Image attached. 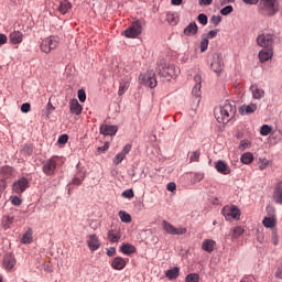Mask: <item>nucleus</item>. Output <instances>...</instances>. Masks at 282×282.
Segmentation results:
<instances>
[{
    "mask_svg": "<svg viewBox=\"0 0 282 282\" xmlns=\"http://www.w3.org/2000/svg\"><path fill=\"white\" fill-rule=\"evenodd\" d=\"M237 115V106L232 105L229 100H226L219 107L214 109V116L219 124H228L230 120H234Z\"/></svg>",
    "mask_w": 282,
    "mask_h": 282,
    "instance_id": "f257e3e1",
    "label": "nucleus"
},
{
    "mask_svg": "<svg viewBox=\"0 0 282 282\" xmlns=\"http://www.w3.org/2000/svg\"><path fill=\"white\" fill-rule=\"evenodd\" d=\"M156 72L159 76H162V78L171 80V78H177V75L180 74V67H176L173 64H166V62L161 61L158 64Z\"/></svg>",
    "mask_w": 282,
    "mask_h": 282,
    "instance_id": "f03ea898",
    "label": "nucleus"
},
{
    "mask_svg": "<svg viewBox=\"0 0 282 282\" xmlns=\"http://www.w3.org/2000/svg\"><path fill=\"white\" fill-rule=\"evenodd\" d=\"M58 45H61V37L58 35H50L41 41L40 50L43 54H50L54 52Z\"/></svg>",
    "mask_w": 282,
    "mask_h": 282,
    "instance_id": "7ed1b4c3",
    "label": "nucleus"
},
{
    "mask_svg": "<svg viewBox=\"0 0 282 282\" xmlns=\"http://www.w3.org/2000/svg\"><path fill=\"white\" fill-rule=\"evenodd\" d=\"M76 169L77 172L75 173L72 182L66 186L68 195H72L74 186H82L83 182H85V177H87V171L85 167H80V163L77 164Z\"/></svg>",
    "mask_w": 282,
    "mask_h": 282,
    "instance_id": "20e7f679",
    "label": "nucleus"
},
{
    "mask_svg": "<svg viewBox=\"0 0 282 282\" xmlns=\"http://www.w3.org/2000/svg\"><path fill=\"white\" fill-rule=\"evenodd\" d=\"M144 20H134L124 31L126 39H138L142 34V25Z\"/></svg>",
    "mask_w": 282,
    "mask_h": 282,
    "instance_id": "39448f33",
    "label": "nucleus"
},
{
    "mask_svg": "<svg viewBox=\"0 0 282 282\" xmlns=\"http://www.w3.org/2000/svg\"><path fill=\"white\" fill-rule=\"evenodd\" d=\"M257 45L263 47L264 50H270L274 46V34L262 33L257 36Z\"/></svg>",
    "mask_w": 282,
    "mask_h": 282,
    "instance_id": "423d86ee",
    "label": "nucleus"
},
{
    "mask_svg": "<svg viewBox=\"0 0 282 282\" xmlns=\"http://www.w3.org/2000/svg\"><path fill=\"white\" fill-rule=\"evenodd\" d=\"M56 158L58 156H52L43 162L42 171L47 177H52L56 174V167L58 166V163H56Z\"/></svg>",
    "mask_w": 282,
    "mask_h": 282,
    "instance_id": "0eeeda50",
    "label": "nucleus"
},
{
    "mask_svg": "<svg viewBox=\"0 0 282 282\" xmlns=\"http://www.w3.org/2000/svg\"><path fill=\"white\" fill-rule=\"evenodd\" d=\"M260 14L262 17H274L279 12V7H276V0H268L263 3V7L260 9Z\"/></svg>",
    "mask_w": 282,
    "mask_h": 282,
    "instance_id": "6e6552de",
    "label": "nucleus"
},
{
    "mask_svg": "<svg viewBox=\"0 0 282 282\" xmlns=\"http://www.w3.org/2000/svg\"><path fill=\"white\" fill-rule=\"evenodd\" d=\"M221 214L227 221H230V219H236V221H239L241 219V209H239L237 205H231L228 209L224 207Z\"/></svg>",
    "mask_w": 282,
    "mask_h": 282,
    "instance_id": "1a4fd4ad",
    "label": "nucleus"
},
{
    "mask_svg": "<svg viewBox=\"0 0 282 282\" xmlns=\"http://www.w3.org/2000/svg\"><path fill=\"white\" fill-rule=\"evenodd\" d=\"M2 268L6 272H14V268H17V258L14 253L8 252L3 256Z\"/></svg>",
    "mask_w": 282,
    "mask_h": 282,
    "instance_id": "9d476101",
    "label": "nucleus"
},
{
    "mask_svg": "<svg viewBox=\"0 0 282 282\" xmlns=\"http://www.w3.org/2000/svg\"><path fill=\"white\" fill-rule=\"evenodd\" d=\"M28 188H30V181H28L25 176H22L12 185V191L17 195H22V193H25V191H28Z\"/></svg>",
    "mask_w": 282,
    "mask_h": 282,
    "instance_id": "9b49d317",
    "label": "nucleus"
},
{
    "mask_svg": "<svg viewBox=\"0 0 282 282\" xmlns=\"http://www.w3.org/2000/svg\"><path fill=\"white\" fill-rule=\"evenodd\" d=\"M162 227H163V230H165V232H167V235L182 236V235H186V232H187L186 227L176 228L175 226H173L167 220L162 221Z\"/></svg>",
    "mask_w": 282,
    "mask_h": 282,
    "instance_id": "f8f14e48",
    "label": "nucleus"
},
{
    "mask_svg": "<svg viewBox=\"0 0 282 282\" xmlns=\"http://www.w3.org/2000/svg\"><path fill=\"white\" fill-rule=\"evenodd\" d=\"M142 82L145 87L155 89V87H158V77H155V72L149 70L145 75H143Z\"/></svg>",
    "mask_w": 282,
    "mask_h": 282,
    "instance_id": "ddd939ff",
    "label": "nucleus"
},
{
    "mask_svg": "<svg viewBox=\"0 0 282 282\" xmlns=\"http://www.w3.org/2000/svg\"><path fill=\"white\" fill-rule=\"evenodd\" d=\"M131 149L132 145L130 143L126 144L123 147V149L121 150V152H119L118 154H116V156L113 158L112 162L115 164V166H118L121 162H123L124 160H127V155H129V153H131Z\"/></svg>",
    "mask_w": 282,
    "mask_h": 282,
    "instance_id": "4468645a",
    "label": "nucleus"
},
{
    "mask_svg": "<svg viewBox=\"0 0 282 282\" xmlns=\"http://www.w3.org/2000/svg\"><path fill=\"white\" fill-rule=\"evenodd\" d=\"M87 246L90 252H96V250H100V246H101L100 239L96 234L87 236Z\"/></svg>",
    "mask_w": 282,
    "mask_h": 282,
    "instance_id": "2eb2a0df",
    "label": "nucleus"
},
{
    "mask_svg": "<svg viewBox=\"0 0 282 282\" xmlns=\"http://www.w3.org/2000/svg\"><path fill=\"white\" fill-rule=\"evenodd\" d=\"M99 132L101 135H110L111 138H113V135L118 133V126L101 124L99 128Z\"/></svg>",
    "mask_w": 282,
    "mask_h": 282,
    "instance_id": "dca6fc26",
    "label": "nucleus"
},
{
    "mask_svg": "<svg viewBox=\"0 0 282 282\" xmlns=\"http://www.w3.org/2000/svg\"><path fill=\"white\" fill-rule=\"evenodd\" d=\"M215 169L217 173H220V175H230L231 173L230 166H228V163L223 160L215 162Z\"/></svg>",
    "mask_w": 282,
    "mask_h": 282,
    "instance_id": "f3484780",
    "label": "nucleus"
},
{
    "mask_svg": "<svg viewBox=\"0 0 282 282\" xmlns=\"http://www.w3.org/2000/svg\"><path fill=\"white\" fill-rule=\"evenodd\" d=\"M273 202L282 206V181L278 182L273 188Z\"/></svg>",
    "mask_w": 282,
    "mask_h": 282,
    "instance_id": "a211bd4d",
    "label": "nucleus"
},
{
    "mask_svg": "<svg viewBox=\"0 0 282 282\" xmlns=\"http://www.w3.org/2000/svg\"><path fill=\"white\" fill-rule=\"evenodd\" d=\"M0 176L2 177L1 180H12V177L14 176V167L10 166V165H3L0 169Z\"/></svg>",
    "mask_w": 282,
    "mask_h": 282,
    "instance_id": "6ab92c4d",
    "label": "nucleus"
},
{
    "mask_svg": "<svg viewBox=\"0 0 282 282\" xmlns=\"http://www.w3.org/2000/svg\"><path fill=\"white\" fill-rule=\"evenodd\" d=\"M69 111L73 116H80L83 113V106L78 102V99H70Z\"/></svg>",
    "mask_w": 282,
    "mask_h": 282,
    "instance_id": "aec40b11",
    "label": "nucleus"
},
{
    "mask_svg": "<svg viewBox=\"0 0 282 282\" xmlns=\"http://www.w3.org/2000/svg\"><path fill=\"white\" fill-rule=\"evenodd\" d=\"M194 83L195 86L192 89V94L196 97L199 98L202 96V75L197 74L194 76Z\"/></svg>",
    "mask_w": 282,
    "mask_h": 282,
    "instance_id": "412c9836",
    "label": "nucleus"
},
{
    "mask_svg": "<svg viewBox=\"0 0 282 282\" xmlns=\"http://www.w3.org/2000/svg\"><path fill=\"white\" fill-rule=\"evenodd\" d=\"M112 270H124L127 268V260L122 257H116L110 263Z\"/></svg>",
    "mask_w": 282,
    "mask_h": 282,
    "instance_id": "4be33fe9",
    "label": "nucleus"
},
{
    "mask_svg": "<svg viewBox=\"0 0 282 282\" xmlns=\"http://www.w3.org/2000/svg\"><path fill=\"white\" fill-rule=\"evenodd\" d=\"M273 55H274V52L272 51V48H263L259 52L258 56H259L260 63H268V61H270Z\"/></svg>",
    "mask_w": 282,
    "mask_h": 282,
    "instance_id": "5701e85b",
    "label": "nucleus"
},
{
    "mask_svg": "<svg viewBox=\"0 0 282 282\" xmlns=\"http://www.w3.org/2000/svg\"><path fill=\"white\" fill-rule=\"evenodd\" d=\"M9 41L12 45H21V43H23V33L20 31H13L9 35Z\"/></svg>",
    "mask_w": 282,
    "mask_h": 282,
    "instance_id": "b1692460",
    "label": "nucleus"
},
{
    "mask_svg": "<svg viewBox=\"0 0 282 282\" xmlns=\"http://www.w3.org/2000/svg\"><path fill=\"white\" fill-rule=\"evenodd\" d=\"M217 246V242L213 239H205L202 243V250L205 252H208L209 254L215 251V247Z\"/></svg>",
    "mask_w": 282,
    "mask_h": 282,
    "instance_id": "393cba45",
    "label": "nucleus"
},
{
    "mask_svg": "<svg viewBox=\"0 0 282 282\" xmlns=\"http://www.w3.org/2000/svg\"><path fill=\"white\" fill-rule=\"evenodd\" d=\"M199 32V26H197L196 22H191L183 31L185 36H195Z\"/></svg>",
    "mask_w": 282,
    "mask_h": 282,
    "instance_id": "a878e982",
    "label": "nucleus"
},
{
    "mask_svg": "<svg viewBox=\"0 0 282 282\" xmlns=\"http://www.w3.org/2000/svg\"><path fill=\"white\" fill-rule=\"evenodd\" d=\"M250 91H251L254 100H261V98H263V96H265V90L259 88V86L257 84L251 85Z\"/></svg>",
    "mask_w": 282,
    "mask_h": 282,
    "instance_id": "bb28decb",
    "label": "nucleus"
},
{
    "mask_svg": "<svg viewBox=\"0 0 282 282\" xmlns=\"http://www.w3.org/2000/svg\"><path fill=\"white\" fill-rule=\"evenodd\" d=\"M120 252H122V254H126L127 257H131V254H135L137 249L135 246L131 243H123L120 247Z\"/></svg>",
    "mask_w": 282,
    "mask_h": 282,
    "instance_id": "cd10ccee",
    "label": "nucleus"
},
{
    "mask_svg": "<svg viewBox=\"0 0 282 282\" xmlns=\"http://www.w3.org/2000/svg\"><path fill=\"white\" fill-rule=\"evenodd\" d=\"M73 6L72 2H69V0H62L59 2V6L57 8V11L59 13H62L63 15L67 14V12H69V10H72Z\"/></svg>",
    "mask_w": 282,
    "mask_h": 282,
    "instance_id": "c85d7f7f",
    "label": "nucleus"
},
{
    "mask_svg": "<svg viewBox=\"0 0 282 282\" xmlns=\"http://www.w3.org/2000/svg\"><path fill=\"white\" fill-rule=\"evenodd\" d=\"M264 228H272L276 227V216L272 215L270 217H264L262 220Z\"/></svg>",
    "mask_w": 282,
    "mask_h": 282,
    "instance_id": "c756f323",
    "label": "nucleus"
},
{
    "mask_svg": "<svg viewBox=\"0 0 282 282\" xmlns=\"http://www.w3.org/2000/svg\"><path fill=\"white\" fill-rule=\"evenodd\" d=\"M165 276H166V279H169V281H175V279H177L180 276V268L174 267L172 269H169L165 272Z\"/></svg>",
    "mask_w": 282,
    "mask_h": 282,
    "instance_id": "7c9ffc66",
    "label": "nucleus"
},
{
    "mask_svg": "<svg viewBox=\"0 0 282 282\" xmlns=\"http://www.w3.org/2000/svg\"><path fill=\"white\" fill-rule=\"evenodd\" d=\"M21 153L24 155V158H30L34 153V144L26 143L21 149Z\"/></svg>",
    "mask_w": 282,
    "mask_h": 282,
    "instance_id": "2f4dec72",
    "label": "nucleus"
},
{
    "mask_svg": "<svg viewBox=\"0 0 282 282\" xmlns=\"http://www.w3.org/2000/svg\"><path fill=\"white\" fill-rule=\"evenodd\" d=\"M166 21L170 25H177L180 23V15L176 12L167 13Z\"/></svg>",
    "mask_w": 282,
    "mask_h": 282,
    "instance_id": "473e14b6",
    "label": "nucleus"
},
{
    "mask_svg": "<svg viewBox=\"0 0 282 282\" xmlns=\"http://www.w3.org/2000/svg\"><path fill=\"white\" fill-rule=\"evenodd\" d=\"M210 68L213 69V72H215L216 74H221V70L224 69L223 65H221V59H219V57H217L216 59H214L210 64Z\"/></svg>",
    "mask_w": 282,
    "mask_h": 282,
    "instance_id": "72a5a7b5",
    "label": "nucleus"
},
{
    "mask_svg": "<svg viewBox=\"0 0 282 282\" xmlns=\"http://www.w3.org/2000/svg\"><path fill=\"white\" fill-rule=\"evenodd\" d=\"M240 162H242V164H252V162H254V154H252V152L243 153L240 158Z\"/></svg>",
    "mask_w": 282,
    "mask_h": 282,
    "instance_id": "f704fd0d",
    "label": "nucleus"
},
{
    "mask_svg": "<svg viewBox=\"0 0 282 282\" xmlns=\"http://www.w3.org/2000/svg\"><path fill=\"white\" fill-rule=\"evenodd\" d=\"M108 239L110 243H118L120 241V234L116 232L113 229H110L108 231Z\"/></svg>",
    "mask_w": 282,
    "mask_h": 282,
    "instance_id": "c9c22d12",
    "label": "nucleus"
},
{
    "mask_svg": "<svg viewBox=\"0 0 282 282\" xmlns=\"http://www.w3.org/2000/svg\"><path fill=\"white\" fill-rule=\"evenodd\" d=\"M128 89H129V80L122 79L119 85V90H118L119 96H124Z\"/></svg>",
    "mask_w": 282,
    "mask_h": 282,
    "instance_id": "e433bc0d",
    "label": "nucleus"
},
{
    "mask_svg": "<svg viewBox=\"0 0 282 282\" xmlns=\"http://www.w3.org/2000/svg\"><path fill=\"white\" fill-rule=\"evenodd\" d=\"M118 215H119V217H120V219H121V221H122L123 224H131L132 218H131V215H130L129 213H127V212H124V210H120V212L118 213Z\"/></svg>",
    "mask_w": 282,
    "mask_h": 282,
    "instance_id": "4c0bfd02",
    "label": "nucleus"
},
{
    "mask_svg": "<svg viewBox=\"0 0 282 282\" xmlns=\"http://www.w3.org/2000/svg\"><path fill=\"white\" fill-rule=\"evenodd\" d=\"M243 232H246L245 229L241 228V226H236L234 228V231L231 234V239L235 241V239H239V237H241V235H243Z\"/></svg>",
    "mask_w": 282,
    "mask_h": 282,
    "instance_id": "58836bf2",
    "label": "nucleus"
},
{
    "mask_svg": "<svg viewBox=\"0 0 282 282\" xmlns=\"http://www.w3.org/2000/svg\"><path fill=\"white\" fill-rule=\"evenodd\" d=\"M254 111H257V104H250L242 107V112H245L247 116H250V113H254Z\"/></svg>",
    "mask_w": 282,
    "mask_h": 282,
    "instance_id": "ea45409f",
    "label": "nucleus"
},
{
    "mask_svg": "<svg viewBox=\"0 0 282 282\" xmlns=\"http://www.w3.org/2000/svg\"><path fill=\"white\" fill-rule=\"evenodd\" d=\"M210 42L208 41V37H205L204 35H203V37H202V41H200V43H199V48H200V53L202 54H204V52H206L207 50H208V44H209Z\"/></svg>",
    "mask_w": 282,
    "mask_h": 282,
    "instance_id": "a19ab883",
    "label": "nucleus"
},
{
    "mask_svg": "<svg viewBox=\"0 0 282 282\" xmlns=\"http://www.w3.org/2000/svg\"><path fill=\"white\" fill-rule=\"evenodd\" d=\"M250 147H252V142H250V140H241L239 143V151H246V149H250Z\"/></svg>",
    "mask_w": 282,
    "mask_h": 282,
    "instance_id": "79ce46f5",
    "label": "nucleus"
},
{
    "mask_svg": "<svg viewBox=\"0 0 282 282\" xmlns=\"http://www.w3.org/2000/svg\"><path fill=\"white\" fill-rule=\"evenodd\" d=\"M200 155H202V152L199 150H196V151L192 152L191 155H189V162L191 163L199 162Z\"/></svg>",
    "mask_w": 282,
    "mask_h": 282,
    "instance_id": "37998d69",
    "label": "nucleus"
},
{
    "mask_svg": "<svg viewBox=\"0 0 282 282\" xmlns=\"http://www.w3.org/2000/svg\"><path fill=\"white\" fill-rule=\"evenodd\" d=\"M121 197H124V199H133L135 197V193H133V189H126L122 192Z\"/></svg>",
    "mask_w": 282,
    "mask_h": 282,
    "instance_id": "c03bdc74",
    "label": "nucleus"
},
{
    "mask_svg": "<svg viewBox=\"0 0 282 282\" xmlns=\"http://www.w3.org/2000/svg\"><path fill=\"white\" fill-rule=\"evenodd\" d=\"M185 282H199V275L197 273H189L186 275Z\"/></svg>",
    "mask_w": 282,
    "mask_h": 282,
    "instance_id": "a18cd8bd",
    "label": "nucleus"
},
{
    "mask_svg": "<svg viewBox=\"0 0 282 282\" xmlns=\"http://www.w3.org/2000/svg\"><path fill=\"white\" fill-rule=\"evenodd\" d=\"M270 133H272V127L268 126V124H263L260 128V134L261 135H270Z\"/></svg>",
    "mask_w": 282,
    "mask_h": 282,
    "instance_id": "49530a36",
    "label": "nucleus"
},
{
    "mask_svg": "<svg viewBox=\"0 0 282 282\" xmlns=\"http://www.w3.org/2000/svg\"><path fill=\"white\" fill-rule=\"evenodd\" d=\"M67 142H69V135L68 134H62L58 137L57 139V143L61 145V147H64V144H67Z\"/></svg>",
    "mask_w": 282,
    "mask_h": 282,
    "instance_id": "de8ad7c7",
    "label": "nucleus"
},
{
    "mask_svg": "<svg viewBox=\"0 0 282 282\" xmlns=\"http://www.w3.org/2000/svg\"><path fill=\"white\" fill-rule=\"evenodd\" d=\"M197 21L198 23H200V25H208V15L199 13L197 17Z\"/></svg>",
    "mask_w": 282,
    "mask_h": 282,
    "instance_id": "09e8293b",
    "label": "nucleus"
},
{
    "mask_svg": "<svg viewBox=\"0 0 282 282\" xmlns=\"http://www.w3.org/2000/svg\"><path fill=\"white\" fill-rule=\"evenodd\" d=\"M234 8H232V6H226L225 8H223L221 10H220V14L223 15V17H228V14H232V12H234Z\"/></svg>",
    "mask_w": 282,
    "mask_h": 282,
    "instance_id": "8fccbe9b",
    "label": "nucleus"
},
{
    "mask_svg": "<svg viewBox=\"0 0 282 282\" xmlns=\"http://www.w3.org/2000/svg\"><path fill=\"white\" fill-rule=\"evenodd\" d=\"M204 180V173L196 172L192 178L193 184H198V182H202Z\"/></svg>",
    "mask_w": 282,
    "mask_h": 282,
    "instance_id": "3c124183",
    "label": "nucleus"
},
{
    "mask_svg": "<svg viewBox=\"0 0 282 282\" xmlns=\"http://www.w3.org/2000/svg\"><path fill=\"white\" fill-rule=\"evenodd\" d=\"M77 98L79 102H85V100H87V93H85V89L82 88L77 91Z\"/></svg>",
    "mask_w": 282,
    "mask_h": 282,
    "instance_id": "603ef678",
    "label": "nucleus"
},
{
    "mask_svg": "<svg viewBox=\"0 0 282 282\" xmlns=\"http://www.w3.org/2000/svg\"><path fill=\"white\" fill-rule=\"evenodd\" d=\"M271 241H272L273 246H279V235L276 232V229H272Z\"/></svg>",
    "mask_w": 282,
    "mask_h": 282,
    "instance_id": "864d4df0",
    "label": "nucleus"
},
{
    "mask_svg": "<svg viewBox=\"0 0 282 282\" xmlns=\"http://www.w3.org/2000/svg\"><path fill=\"white\" fill-rule=\"evenodd\" d=\"M109 141H106L102 147L97 148V152L99 153V155L100 153H107V151H109Z\"/></svg>",
    "mask_w": 282,
    "mask_h": 282,
    "instance_id": "5fc2aeb1",
    "label": "nucleus"
},
{
    "mask_svg": "<svg viewBox=\"0 0 282 282\" xmlns=\"http://www.w3.org/2000/svg\"><path fill=\"white\" fill-rule=\"evenodd\" d=\"M218 33H219V30H218V29H215V30L209 31V32L207 33V35L204 34L203 36H204L205 39H207V41H208L209 39H215Z\"/></svg>",
    "mask_w": 282,
    "mask_h": 282,
    "instance_id": "6e6d98bb",
    "label": "nucleus"
},
{
    "mask_svg": "<svg viewBox=\"0 0 282 282\" xmlns=\"http://www.w3.org/2000/svg\"><path fill=\"white\" fill-rule=\"evenodd\" d=\"M21 111L22 113H30V111H32V106L30 105V102L22 104Z\"/></svg>",
    "mask_w": 282,
    "mask_h": 282,
    "instance_id": "4d7b16f0",
    "label": "nucleus"
},
{
    "mask_svg": "<svg viewBox=\"0 0 282 282\" xmlns=\"http://www.w3.org/2000/svg\"><path fill=\"white\" fill-rule=\"evenodd\" d=\"M269 165H270V161L268 159H263L259 162L260 171H265V169H268Z\"/></svg>",
    "mask_w": 282,
    "mask_h": 282,
    "instance_id": "13d9d810",
    "label": "nucleus"
},
{
    "mask_svg": "<svg viewBox=\"0 0 282 282\" xmlns=\"http://www.w3.org/2000/svg\"><path fill=\"white\" fill-rule=\"evenodd\" d=\"M210 23H213V25H215V28H217V25H219L221 23V15H213L210 18Z\"/></svg>",
    "mask_w": 282,
    "mask_h": 282,
    "instance_id": "bf43d9fd",
    "label": "nucleus"
},
{
    "mask_svg": "<svg viewBox=\"0 0 282 282\" xmlns=\"http://www.w3.org/2000/svg\"><path fill=\"white\" fill-rule=\"evenodd\" d=\"M32 241V234L25 232L21 238V243H30Z\"/></svg>",
    "mask_w": 282,
    "mask_h": 282,
    "instance_id": "052dcab7",
    "label": "nucleus"
},
{
    "mask_svg": "<svg viewBox=\"0 0 282 282\" xmlns=\"http://www.w3.org/2000/svg\"><path fill=\"white\" fill-rule=\"evenodd\" d=\"M11 204L12 206H21V204H23V200L19 198V196H11Z\"/></svg>",
    "mask_w": 282,
    "mask_h": 282,
    "instance_id": "680f3d73",
    "label": "nucleus"
},
{
    "mask_svg": "<svg viewBox=\"0 0 282 282\" xmlns=\"http://www.w3.org/2000/svg\"><path fill=\"white\" fill-rule=\"evenodd\" d=\"M166 191L170 193H175V191H177V185L174 182H171L166 185Z\"/></svg>",
    "mask_w": 282,
    "mask_h": 282,
    "instance_id": "e2e57ef3",
    "label": "nucleus"
},
{
    "mask_svg": "<svg viewBox=\"0 0 282 282\" xmlns=\"http://www.w3.org/2000/svg\"><path fill=\"white\" fill-rule=\"evenodd\" d=\"M8 43V36L6 34L0 33V45H6Z\"/></svg>",
    "mask_w": 282,
    "mask_h": 282,
    "instance_id": "0e129e2a",
    "label": "nucleus"
},
{
    "mask_svg": "<svg viewBox=\"0 0 282 282\" xmlns=\"http://www.w3.org/2000/svg\"><path fill=\"white\" fill-rule=\"evenodd\" d=\"M107 257H116V248L111 247L106 252Z\"/></svg>",
    "mask_w": 282,
    "mask_h": 282,
    "instance_id": "69168bd1",
    "label": "nucleus"
},
{
    "mask_svg": "<svg viewBox=\"0 0 282 282\" xmlns=\"http://www.w3.org/2000/svg\"><path fill=\"white\" fill-rule=\"evenodd\" d=\"M46 109L50 113H52V111L56 110V107H54V105H52V101H48L46 105Z\"/></svg>",
    "mask_w": 282,
    "mask_h": 282,
    "instance_id": "338daca9",
    "label": "nucleus"
},
{
    "mask_svg": "<svg viewBox=\"0 0 282 282\" xmlns=\"http://www.w3.org/2000/svg\"><path fill=\"white\" fill-rule=\"evenodd\" d=\"M275 279H282V268H278L275 271Z\"/></svg>",
    "mask_w": 282,
    "mask_h": 282,
    "instance_id": "774afa93",
    "label": "nucleus"
}]
</instances>
